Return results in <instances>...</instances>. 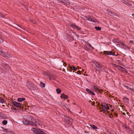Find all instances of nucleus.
Listing matches in <instances>:
<instances>
[{"mask_svg": "<svg viewBox=\"0 0 134 134\" xmlns=\"http://www.w3.org/2000/svg\"><path fill=\"white\" fill-rule=\"evenodd\" d=\"M0 54L1 55L3 56L4 57H7L9 58H10L11 57V56L9 54H8L6 52H4L3 51L0 47Z\"/></svg>", "mask_w": 134, "mask_h": 134, "instance_id": "5", "label": "nucleus"}, {"mask_svg": "<svg viewBox=\"0 0 134 134\" xmlns=\"http://www.w3.org/2000/svg\"><path fill=\"white\" fill-rule=\"evenodd\" d=\"M33 134H47L46 131L43 129L33 128L31 129Z\"/></svg>", "mask_w": 134, "mask_h": 134, "instance_id": "2", "label": "nucleus"}, {"mask_svg": "<svg viewBox=\"0 0 134 134\" xmlns=\"http://www.w3.org/2000/svg\"><path fill=\"white\" fill-rule=\"evenodd\" d=\"M102 109L104 113H108L109 111L107 110V107L104 105H102Z\"/></svg>", "mask_w": 134, "mask_h": 134, "instance_id": "14", "label": "nucleus"}, {"mask_svg": "<svg viewBox=\"0 0 134 134\" xmlns=\"http://www.w3.org/2000/svg\"><path fill=\"white\" fill-rule=\"evenodd\" d=\"M26 86L30 90H32L34 89L36 86L33 84L32 82L29 81H27L26 82Z\"/></svg>", "mask_w": 134, "mask_h": 134, "instance_id": "4", "label": "nucleus"}, {"mask_svg": "<svg viewBox=\"0 0 134 134\" xmlns=\"http://www.w3.org/2000/svg\"><path fill=\"white\" fill-rule=\"evenodd\" d=\"M125 127L128 130V131H131V129L129 126H125Z\"/></svg>", "mask_w": 134, "mask_h": 134, "instance_id": "30", "label": "nucleus"}, {"mask_svg": "<svg viewBox=\"0 0 134 134\" xmlns=\"http://www.w3.org/2000/svg\"><path fill=\"white\" fill-rule=\"evenodd\" d=\"M121 44V43H120L117 41V42L116 43V45H122V44Z\"/></svg>", "mask_w": 134, "mask_h": 134, "instance_id": "31", "label": "nucleus"}, {"mask_svg": "<svg viewBox=\"0 0 134 134\" xmlns=\"http://www.w3.org/2000/svg\"><path fill=\"white\" fill-rule=\"evenodd\" d=\"M129 112H127V113H126V114L128 115H129Z\"/></svg>", "mask_w": 134, "mask_h": 134, "instance_id": "42", "label": "nucleus"}, {"mask_svg": "<svg viewBox=\"0 0 134 134\" xmlns=\"http://www.w3.org/2000/svg\"><path fill=\"white\" fill-rule=\"evenodd\" d=\"M88 45L90 47H91L93 49H94V48L89 43H87Z\"/></svg>", "mask_w": 134, "mask_h": 134, "instance_id": "32", "label": "nucleus"}, {"mask_svg": "<svg viewBox=\"0 0 134 134\" xmlns=\"http://www.w3.org/2000/svg\"><path fill=\"white\" fill-rule=\"evenodd\" d=\"M2 128L3 129V130H4V132H7L8 134H10L11 133V132L10 131H8L7 129H6L3 128V127H2Z\"/></svg>", "mask_w": 134, "mask_h": 134, "instance_id": "24", "label": "nucleus"}, {"mask_svg": "<svg viewBox=\"0 0 134 134\" xmlns=\"http://www.w3.org/2000/svg\"><path fill=\"white\" fill-rule=\"evenodd\" d=\"M92 88L93 90L96 93H99L100 92V90L99 88H97V87L95 86H93L92 87Z\"/></svg>", "mask_w": 134, "mask_h": 134, "instance_id": "11", "label": "nucleus"}, {"mask_svg": "<svg viewBox=\"0 0 134 134\" xmlns=\"http://www.w3.org/2000/svg\"><path fill=\"white\" fill-rule=\"evenodd\" d=\"M94 28L95 29L97 30H100L101 29V27L99 26H95Z\"/></svg>", "mask_w": 134, "mask_h": 134, "instance_id": "27", "label": "nucleus"}, {"mask_svg": "<svg viewBox=\"0 0 134 134\" xmlns=\"http://www.w3.org/2000/svg\"><path fill=\"white\" fill-rule=\"evenodd\" d=\"M104 54H105L106 55L116 56L115 55V53L111 51H104Z\"/></svg>", "mask_w": 134, "mask_h": 134, "instance_id": "7", "label": "nucleus"}, {"mask_svg": "<svg viewBox=\"0 0 134 134\" xmlns=\"http://www.w3.org/2000/svg\"><path fill=\"white\" fill-rule=\"evenodd\" d=\"M0 102L1 103H4V100L2 98H1L0 99Z\"/></svg>", "mask_w": 134, "mask_h": 134, "instance_id": "29", "label": "nucleus"}, {"mask_svg": "<svg viewBox=\"0 0 134 134\" xmlns=\"http://www.w3.org/2000/svg\"><path fill=\"white\" fill-rule=\"evenodd\" d=\"M12 104L15 107L18 108H20L21 105L20 103L18 102L15 101H14L12 102Z\"/></svg>", "mask_w": 134, "mask_h": 134, "instance_id": "9", "label": "nucleus"}, {"mask_svg": "<svg viewBox=\"0 0 134 134\" xmlns=\"http://www.w3.org/2000/svg\"><path fill=\"white\" fill-rule=\"evenodd\" d=\"M72 27L73 29H76L78 30H79L81 29V28L77 25H73L72 26Z\"/></svg>", "mask_w": 134, "mask_h": 134, "instance_id": "21", "label": "nucleus"}, {"mask_svg": "<svg viewBox=\"0 0 134 134\" xmlns=\"http://www.w3.org/2000/svg\"><path fill=\"white\" fill-rule=\"evenodd\" d=\"M77 37H79V36H77Z\"/></svg>", "mask_w": 134, "mask_h": 134, "instance_id": "50", "label": "nucleus"}, {"mask_svg": "<svg viewBox=\"0 0 134 134\" xmlns=\"http://www.w3.org/2000/svg\"><path fill=\"white\" fill-rule=\"evenodd\" d=\"M109 117L110 118V119H112V118L110 116H109Z\"/></svg>", "mask_w": 134, "mask_h": 134, "instance_id": "43", "label": "nucleus"}, {"mask_svg": "<svg viewBox=\"0 0 134 134\" xmlns=\"http://www.w3.org/2000/svg\"><path fill=\"white\" fill-rule=\"evenodd\" d=\"M65 37L68 41H70L71 40V37L68 34L66 35Z\"/></svg>", "mask_w": 134, "mask_h": 134, "instance_id": "16", "label": "nucleus"}, {"mask_svg": "<svg viewBox=\"0 0 134 134\" xmlns=\"http://www.w3.org/2000/svg\"><path fill=\"white\" fill-rule=\"evenodd\" d=\"M122 3H124L125 4L128 5L129 7H131L132 6V4L131 3L126 2L124 0H122Z\"/></svg>", "mask_w": 134, "mask_h": 134, "instance_id": "18", "label": "nucleus"}, {"mask_svg": "<svg viewBox=\"0 0 134 134\" xmlns=\"http://www.w3.org/2000/svg\"><path fill=\"white\" fill-rule=\"evenodd\" d=\"M1 98L0 97V99Z\"/></svg>", "mask_w": 134, "mask_h": 134, "instance_id": "49", "label": "nucleus"}, {"mask_svg": "<svg viewBox=\"0 0 134 134\" xmlns=\"http://www.w3.org/2000/svg\"><path fill=\"white\" fill-rule=\"evenodd\" d=\"M91 127L94 130H96L98 129V128L95 125H90Z\"/></svg>", "mask_w": 134, "mask_h": 134, "instance_id": "20", "label": "nucleus"}, {"mask_svg": "<svg viewBox=\"0 0 134 134\" xmlns=\"http://www.w3.org/2000/svg\"><path fill=\"white\" fill-rule=\"evenodd\" d=\"M86 91L87 92L86 93L90 95L93 96L95 95V94L92 91L90 90L88 88H87L86 89Z\"/></svg>", "mask_w": 134, "mask_h": 134, "instance_id": "10", "label": "nucleus"}, {"mask_svg": "<svg viewBox=\"0 0 134 134\" xmlns=\"http://www.w3.org/2000/svg\"><path fill=\"white\" fill-rule=\"evenodd\" d=\"M72 120L68 117H66L64 119V121L66 124H68L69 125H71L72 124Z\"/></svg>", "mask_w": 134, "mask_h": 134, "instance_id": "6", "label": "nucleus"}, {"mask_svg": "<svg viewBox=\"0 0 134 134\" xmlns=\"http://www.w3.org/2000/svg\"><path fill=\"white\" fill-rule=\"evenodd\" d=\"M126 126V125H125V124H124V125H123V126L124 127H125V126Z\"/></svg>", "mask_w": 134, "mask_h": 134, "instance_id": "40", "label": "nucleus"}, {"mask_svg": "<svg viewBox=\"0 0 134 134\" xmlns=\"http://www.w3.org/2000/svg\"><path fill=\"white\" fill-rule=\"evenodd\" d=\"M114 115L115 116H117V115H118V114H117L116 113H115V114H114Z\"/></svg>", "mask_w": 134, "mask_h": 134, "instance_id": "38", "label": "nucleus"}, {"mask_svg": "<svg viewBox=\"0 0 134 134\" xmlns=\"http://www.w3.org/2000/svg\"><path fill=\"white\" fill-rule=\"evenodd\" d=\"M114 111V110L113 109H112V110H111V111L112 112H113V111Z\"/></svg>", "mask_w": 134, "mask_h": 134, "instance_id": "45", "label": "nucleus"}, {"mask_svg": "<svg viewBox=\"0 0 134 134\" xmlns=\"http://www.w3.org/2000/svg\"><path fill=\"white\" fill-rule=\"evenodd\" d=\"M72 33L75 35V36L77 35V34L76 32H73Z\"/></svg>", "mask_w": 134, "mask_h": 134, "instance_id": "34", "label": "nucleus"}, {"mask_svg": "<svg viewBox=\"0 0 134 134\" xmlns=\"http://www.w3.org/2000/svg\"><path fill=\"white\" fill-rule=\"evenodd\" d=\"M88 20L90 21H92V20L91 18H90L88 19Z\"/></svg>", "mask_w": 134, "mask_h": 134, "instance_id": "36", "label": "nucleus"}, {"mask_svg": "<svg viewBox=\"0 0 134 134\" xmlns=\"http://www.w3.org/2000/svg\"><path fill=\"white\" fill-rule=\"evenodd\" d=\"M107 107V111L108 110H109V108L108 107Z\"/></svg>", "mask_w": 134, "mask_h": 134, "instance_id": "35", "label": "nucleus"}, {"mask_svg": "<svg viewBox=\"0 0 134 134\" xmlns=\"http://www.w3.org/2000/svg\"><path fill=\"white\" fill-rule=\"evenodd\" d=\"M132 15L133 16V18H134V13L132 14Z\"/></svg>", "mask_w": 134, "mask_h": 134, "instance_id": "44", "label": "nucleus"}, {"mask_svg": "<svg viewBox=\"0 0 134 134\" xmlns=\"http://www.w3.org/2000/svg\"><path fill=\"white\" fill-rule=\"evenodd\" d=\"M14 110H16V109H15V108L14 109Z\"/></svg>", "mask_w": 134, "mask_h": 134, "instance_id": "48", "label": "nucleus"}, {"mask_svg": "<svg viewBox=\"0 0 134 134\" xmlns=\"http://www.w3.org/2000/svg\"><path fill=\"white\" fill-rule=\"evenodd\" d=\"M128 116H129V117H130V116H131V115H128Z\"/></svg>", "mask_w": 134, "mask_h": 134, "instance_id": "46", "label": "nucleus"}, {"mask_svg": "<svg viewBox=\"0 0 134 134\" xmlns=\"http://www.w3.org/2000/svg\"><path fill=\"white\" fill-rule=\"evenodd\" d=\"M23 122L24 125H29L33 126H37L41 124V122L38 120L35 119L32 116L25 115L23 116Z\"/></svg>", "mask_w": 134, "mask_h": 134, "instance_id": "1", "label": "nucleus"}, {"mask_svg": "<svg viewBox=\"0 0 134 134\" xmlns=\"http://www.w3.org/2000/svg\"><path fill=\"white\" fill-rule=\"evenodd\" d=\"M70 68L74 71H76L77 70L76 68L73 66H71Z\"/></svg>", "mask_w": 134, "mask_h": 134, "instance_id": "28", "label": "nucleus"}, {"mask_svg": "<svg viewBox=\"0 0 134 134\" xmlns=\"http://www.w3.org/2000/svg\"><path fill=\"white\" fill-rule=\"evenodd\" d=\"M60 97L64 99H67L68 98V96L67 95L65 94L64 93H63L61 94Z\"/></svg>", "mask_w": 134, "mask_h": 134, "instance_id": "17", "label": "nucleus"}, {"mask_svg": "<svg viewBox=\"0 0 134 134\" xmlns=\"http://www.w3.org/2000/svg\"><path fill=\"white\" fill-rule=\"evenodd\" d=\"M94 64L95 65V68L99 72H101L103 71V65L99 62H95Z\"/></svg>", "mask_w": 134, "mask_h": 134, "instance_id": "3", "label": "nucleus"}, {"mask_svg": "<svg viewBox=\"0 0 134 134\" xmlns=\"http://www.w3.org/2000/svg\"><path fill=\"white\" fill-rule=\"evenodd\" d=\"M122 114H123V115H126V114H125V113H123Z\"/></svg>", "mask_w": 134, "mask_h": 134, "instance_id": "41", "label": "nucleus"}, {"mask_svg": "<svg viewBox=\"0 0 134 134\" xmlns=\"http://www.w3.org/2000/svg\"><path fill=\"white\" fill-rule=\"evenodd\" d=\"M1 65L5 69H7L8 70L10 69V67H9L8 64L2 61L1 62Z\"/></svg>", "mask_w": 134, "mask_h": 134, "instance_id": "8", "label": "nucleus"}, {"mask_svg": "<svg viewBox=\"0 0 134 134\" xmlns=\"http://www.w3.org/2000/svg\"><path fill=\"white\" fill-rule=\"evenodd\" d=\"M25 100V98H19L17 99V100L19 102H22L24 101Z\"/></svg>", "mask_w": 134, "mask_h": 134, "instance_id": "22", "label": "nucleus"}, {"mask_svg": "<svg viewBox=\"0 0 134 134\" xmlns=\"http://www.w3.org/2000/svg\"><path fill=\"white\" fill-rule=\"evenodd\" d=\"M56 91L57 94H59L61 93V91L59 88H57L56 89Z\"/></svg>", "mask_w": 134, "mask_h": 134, "instance_id": "25", "label": "nucleus"}, {"mask_svg": "<svg viewBox=\"0 0 134 134\" xmlns=\"http://www.w3.org/2000/svg\"><path fill=\"white\" fill-rule=\"evenodd\" d=\"M121 69L122 70H124V68L122 67H121Z\"/></svg>", "mask_w": 134, "mask_h": 134, "instance_id": "39", "label": "nucleus"}, {"mask_svg": "<svg viewBox=\"0 0 134 134\" xmlns=\"http://www.w3.org/2000/svg\"><path fill=\"white\" fill-rule=\"evenodd\" d=\"M129 86L127 85H125L124 86L125 88L127 89L131 90L132 91L134 92V89L133 87L131 85H129Z\"/></svg>", "mask_w": 134, "mask_h": 134, "instance_id": "12", "label": "nucleus"}, {"mask_svg": "<svg viewBox=\"0 0 134 134\" xmlns=\"http://www.w3.org/2000/svg\"><path fill=\"white\" fill-rule=\"evenodd\" d=\"M61 1L62 3L68 5L70 4V2L68 0H62Z\"/></svg>", "mask_w": 134, "mask_h": 134, "instance_id": "19", "label": "nucleus"}, {"mask_svg": "<svg viewBox=\"0 0 134 134\" xmlns=\"http://www.w3.org/2000/svg\"><path fill=\"white\" fill-rule=\"evenodd\" d=\"M121 44L122 47L124 49L128 50L129 49V47L123 43L122 42Z\"/></svg>", "mask_w": 134, "mask_h": 134, "instance_id": "15", "label": "nucleus"}, {"mask_svg": "<svg viewBox=\"0 0 134 134\" xmlns=\"http://www.w3.org/2000/svg\"><path fill=\"white\" fill-rule=\"evenodd\" d=\"M113 42L114 43H115V44L116 43V42L117 41H116L115 40H113Z\"/></svg>", "mask_w": 134, "mask_h": 134, "instance_id": "33", "label": "nucleus"}, {"mask_svg": "<svg viewBox=\"0 0 134 134\" xmlns=\"http://www.w3.org/2000/svg\"><path fill=\"white\" fill-rule=\"evenodd\" d=\"M110 115H112V114H110Z\"/></svg>", "mask_w": 134, "mask_h": 134, "instance_id": "47", "label": "nucleus"}, {"mask_svg": "<svg viewBox=\"0 0 134 134\" xmlns=\"http://www.w3.org/2000/svg\"><path fill=\"white\" fill-rule=\"evenodd\" d=\"M2 17V14L1 13H0V18H1Z\"/></svg>", "mask_w": 134, "mask_h": 134, "instance_id": "37", "label": "nucleus"}, {"mask_svg": "<svg viewBox=\"0 0 134 134\" xmlns=\"http://www.w3.org/2000/svg\"><path fill=\"white\" fill-rule=\"evenodd\" d=\"M40 86L41 87V88H44L45 86V84L44 83H43L42 82H40Z\"/></svg>", "mask_w": 134, "mask_h": 134, "instance_id": "23", "label": "nucleus"}, {"mask_svg": "<svg viewBox=\"0 0 134 134\" xmlns=\"http://www.w3.org/2000/svg\"><path fill=\"white\" fill-rule=\"evenodd\" d=\"M7 120H4L2 121V123L3 125H5L7 124Z\"/></svg>", "mask_w": 134, "mask_h": 134, "instance_id": "26", "label": "nucleus"}, {"mask_svg": "<svg viewBox=\"0 0 134 134\" xmlns=\"http://www.w3.org/2000/svg\"><path fill=\"white\" fill-rule=\"evenodd\" d=\"M107 12L108 14L112 16H116V14L113 12H112L110 10H108L107 11Z\"/></svg>", "mask_w": 134, "mask_h": 134, "instance_id": "13", "label": "nucleus"}]
</instances>
